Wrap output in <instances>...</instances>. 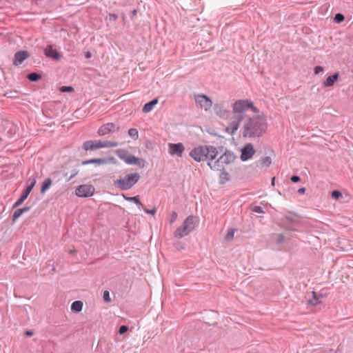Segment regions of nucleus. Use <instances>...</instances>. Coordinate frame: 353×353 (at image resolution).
<instances>
[{
  "label": "nucleus",
  "instance_id": "53",
  "mask_svg": "<svg viewBox=\"0 0 353 353\" xmlns=\"http://www.w3.org/2000/svg\"><path fill=\"white\" fill-rule=\"evenodd\" d=\"M86 59H90L92 57V53L90 52H87L85 54Z\"/></svg>",
  "mask_w": 353,
  "mask_h": 353
},
{
  "label": "nucleus",
  "instance_id": "10",
  "mask_svg": "<svg viewBox=\"0 0 353 353\" xmlns=\"http://www.w3.org/2000/svg\"><path fill=\"white\" fill-rule=\"evenodd\" d=\"M169 153L170 155H176L179 157H181L185 150V147L181 143H169Z\"/></svg>",
  "mask_w": 353,
  "mask_h": 353
},
{
  "label": "nucleus",
  "instance_id": "2",
  "mask_svg": "<svg viewBox=\"0 0 353 353\" xmlns=\"http://www.w3.org/2000/svg\"><path fill=\"white\" fill-rule=\"evenodd\" d=\"M252 106V101L248 99L236 101L232 105V112L234 114L232 120L226 127V132L233 135L239 128L240 123L248 117L245 112Z\"/></svg>",
  "mask_w": 353,
  "mask_h": 353
},
{
  "label": "nucleus",
  "instance_id": "13",
  "mask_svg": "<svg viewBox=\"0 0 353 353\" xmlns=\"http://www.w3.org/2000/svg\"><path fill=\"white\" fill-rule=\"evenodd\" d=\"M183 231L187 232V235L192 231L195 227V218L193 216H188L183 223Z\"/></svg>",
  "mask_w": 353,
  "mask_h": 353
},
{
  "label": "nucleus",
  "instance_id": "45",
  "mask_svg": "<svg viewBox=\"0 0 353 353\" xmlns=\"http://www.w3.org/2000/svg\"><path fill=\"white\" fill-rule=\"evenodd\" d=\"M128 330V327L127 325H123L119 327V333L120 334H123Z\"/></svg>",
  "mask_w": 353,
  "mask_h": 353
},
{
  "label": "nucleus",
  "instance_id": "37",
  "mask_svg": "<svg viewBox=\"0 0 353 353\" xmlns=\"http://www.w3.org/2000/svg\"><path fill=\"white\" fill-rule=\"evenodd\" d=\"M344 19H345V17L343 14L337 13L335 14V16L334 17V21L337 23H340L341 22H342L344 20Z\"/></svg>",
  "mask_w": 353,
  "mask_h": 353
},
{
  "label": "nucleus",
  "instance_id": "8",
  "mask_svg": "<svg viewBox=\"0 0 353 353\" xmlns=\"http://www.w3.org/2000/svg\"><path fill=\"white\" fill-rule=\"evenodd\" d=\"M241 159L243 161H246L250 159L253 155L256 153V150L253 147V145L250 143H247L241 150Z\"/></svg>",
  "mask_w": 353,
  "mask_h": 353
},
{
  "label": "nucleus",
  "instance_id": "15",
  "mask_svg": "<svg viewBox=\"0 0 353 353\" xmlns=\"http://www.w3.org/2000/svg\"><path fill=\"white\" fill-rule=\"evenodd\" d=\"M115 129V125L113 123H108L101 125L98 130V134L100 136L106 135L112 132H114Z\"/></svg>",
  "mask_w": 353,
  "mask_h": 353
},
{
  "label": "nucleus",
  "instance_id": "4",
  "mask_svg": "<svg viewBox=\"0 0 353 353\" xmlns=\"http://www.w3.org/2000/svg\"><path fill=\"white\" fill-rule=\"evenodd\" d=\"M140 177L138 172L128 174L124 177L115 180L114 185L121 190H128L139 181Z\"/></svg>",
  "mask_w": 353,
  "mask_h": 353
},
{
  "label": "nucleus",
  "instance_id": "51",
  "mask_svg": "<svg viewBox=\"0 0 353 353\" xmlns=\"http://www.w3.org/2000/svg\"><path fill=\"white\" fill-rule=\"evenodd\" d=\"M250 109H251L252 111L254 113L259 112V109L257 108L254 107L253 104H252V106L250 107Z\"/></svg>",
  "mask_w": 353,
  "mask_h": 353
},
{
  "label": "nucleus",
  "instance_id": "29",
  "mask_svg": "<svg viewBox=\"0 0 353 353\" xmlns=\"http://www.w3.org/2000/svg\"><path fill=\"white\" fill-rule=\"evenodd\" d=\"M28 79L32 82H36L41 78V75L37 72H30L27 76Z\"/></svg>",
  "mask_w": 353,
  "mask_h": 353
},
{
  "label": "nucleus",
  "instance_id": "28",
  "mask_svg": "<svg viewBox=\"0 0 353 353\" xmlns=\"http://www.w3.org/2000/svg\"><path fill=\"white\" fill-rule=\"evenodd\" d=\"M104 161L103 159H92L82 162V165H88L91 163H95L98 165H104Z\"/></svg>",
  "mask_w": 353,
  "mask_h": 353
},
{
  "label": "nucleus",
  "instance_id": "31",
  "mask_svg": "<svg viewBox=\"0 0 353 353\" xmlns=\"http://www.w3.org/2000/svg\"><path fill=\"white\" fill-rule=\"evenodd\" d=\"M51 185H52V180L50 178H46L42 184V186L41 188V193L45 192L46 191V190H48L50 188V186Z\"/></svg>",
  "mask_w": 353,
  "mask_h": 353
},
{
  "label": "nucleus",
  "instance_id": "30",
  "mask_svg": "<svg viewBox=\"0 0 353 353\" xmlns=\"http://www.w3.org/2000/svg\"><path fill=\"white\" fill-rule=\"evenodd\" d=\"M36 184V178L34 176H30L27 181V186L26 189L31 192L32 190Z\"/></svg>",
  "mask_w": 353,
  "mask_h": 353
},
{
  "label": "nucleus",
  "instance_id": "1",
  "mask_svg": "<svg viewBox=\"0 0 353 353\" xmlns=\"http://www.w3.org/2000/svg\"><path fill=\"white\" fill-rule=\"evenodd\" d=\"M267 128L266 119L263 115L248 117L243 120L242 136L249 139L260 138L265 133Z\"/></svg>",
  "mask_w": 353,
  "mask_h": 353
},
{
  "label": "nucleus",
  "instance_id": "14",
  "mask_svg": "<svg viewBox=\"0 0 353 353\" xmlns=\"http://www.w3.org/2000/svg\"><path fill=\"white\" fill-rule=\"evenodd\" d=\"M44 54L47 57H50L54 61H58L61 59V55L59 52L54 49L52 46H47L44 50Z\"/></svg>",
  "mask_w": 353,
  "mask_h": 353
},
{
  "label": "nucleus",
  "instance_id": "12",
  "mask_svg": "<svg viewBox=\"0 0 353 353\" xmlns=\"http://www.w3.org/2000/svg\"><path fill=\"white\" fill-rule=\"evenodd\" d=\"M29 57V53L26 50L18 51L14 54L13 65L18 66L21 65L24 60Z\"/></svg>",
  "mask_w": 353,
  "mask_h": 353
},
{
  "label": "nucleus",
  "instance_id": "27",
  "mask_svg": "<svg viewBox=\"0 0 353 353\" xmlns=\"http://www.w3.org/2000/svg\"><path fill=\"white\" fill-rule=\"evenodd\" d=\"M83 149L85 151H92L94 150H97L96 146L94 145V141H87L83 144Z\"/></svg>",
  "mask_w": 353,
  "mask_h": 353
},
{
  "label": "nucleus",
  "instance_id": "18",
  "mask_svg": "<svg viewBox=\"0 0 353 353\" xmlns=\"http://www.w3.org/2000/svg\"><path fill=\"white\" fill-rule=\"evenodd\" d=\"M339 76V73L336 72L334 74L327 77L323 82V85L325 87H331L334 85V83L338 80Z\"/></svg>",
  "mask_w": 353,
  "mask_h": 353
},
{
  "label": "nucleus",
  "instance_id": "6",
  "mask_svg": "<svg viewBox=\"0 0 353 353\" xmlns=\"http://www.w3.org/2000/svg\"><path fill=\"white\" fill-rule=\"evenodd\" d=\"M194 100L196 104H198L201 108L205 111L209 110L212 106V100L204 94H195Z\"/></svg>",
  "mask_w": 353,
  "mask_h": 353
},
{
  "label": "nucleus",
  "instance_id": "33",
  "mask_svg": "<svg viewBox=\"0 0 353 353\" xmlns=\"http://www.w3.org/2000/svg\"><path fill=\"white\" fill-rule=\"evenodd\" d=\"M79 173V170L76 168L73 169L71 171V174L69 176H68V172L64 174V176H66L65 181L69 182L70 180H72L74 176H76Z\"/></svg>",
  "mask_w": 353,
  "mask_h": 353
},
{
  "label": "nucleus",
  "instance_id": "41",
  "mask_svg": "<svg viewBox=\"0 0 353 353\" xmlns=\"http://www.w3.org/2000/svg\"><path fill=\"white\" fill-rule=\"evenodd\" d=\"M74 90L72 86H62L60 88V91L62 92H70Z\"/></svg>",
  "mask_w": 353,
  "mask_h": 353
},
{
  "label": "nucleus",
  "instance_id": "42",
  "mask_svg": "<svg viewBox=\"0 0 353 353\" xmlns=\"http://www.w3.org/2000/svg\"><path fill=\"white\" fill-rule=\"evenodd\" d=\"M118 145V143L117 141H105V148H114Z\"/></svg>",
  "mask_w": 353,
  "mask_h": 353
},
{
  "label": "nucleus",
  "instance_id": "34",
  "mask_svg": "<svg viewBox=\"0 0 353 353\" xmlns=\"http://www.w3.org/2000/svg\"><path fill=\"white\" fill-rule=\"evenodd\" d=\"M128 134L130 137H131L134 140L138 139V137H139V132L136 128H130L128 130Z\"/></svg>",
  "mask_w": 353,
  "mask_h": 353
},
{
  "label": "nucleus",
  "instance_id": "59",
  "mask_svg": "<svg viewBox=\"0 0 353 353\" xmlns=\"http://www.w3.org/2000/svg\"><path fill=\"white\" fill-rule=\"evenodd\" d=\"M52 270L55 271V268L54 267L52 268Z\"/></svg>",
  "mask_w": 353,
  "mask_h": 353
},
{
  "label": "nucleus",
  "instance_id": "49",
  "mask_svg": "<svg viewBox=\"0 0 353 353\" xmlns=\"http://www.w3.org/2000/svg\"><path fill=\"white\" fill-rule=\"evenodd\" d=\"M290 179L293 183H297L300 181L301 179H300V176H299L297 175H294V176H291Z\"/></svg>",
  "mask_w": 353,
  "mask_h": 353
},
{
  "label": "nucleus",
  "instance_id": "36",
  "mask_svg": "<svg viewBox=\"0 0 353 353\" xmlns=\"http://www.w3.org/2000/svg\"><path fill=\"white\" fill-rule=\"evenodd\" d=\"M272 163V159L270 157H265L261 160V165L269 166Z\"/></svg>",
  "mask_w": 353,
  "mask_h": 353
},
{
  "label": "nucleus",
  "instance_id": "20",
  "mask_svg": "<svg viewBox=\"0 0 353 353\" xmlns=\"http://www.w3.org/2000/svg\"><path fill=\"white\" fill-rule=\"evenodd\" d=\"M30 193V191H28L27 189H25L23 191L20 197L17 199V201L13 205V208H15L21 205L24 202V201L27 199V197L28 196Z\"/></svg>",
  "mask_w": 353,
  "mask_h": 353
},
{
  "label": "nucleus",
  "instance_id": "21",
  "mask_svg": "<svg viewBox=\"0 0 353 353\" xmlns=\"http://www.w3.org/2000/svg\"><path fill=\"white\" fill-rule=\"evenodd\" d=\"M116 154L120 159L123 160L125 163H126V161L131 155L129 154L128 151L124 149L117 150Z\"/></svg>",
  "mask_w": 353,
  "mask_h": 353
},
{
  "label": "nucleus",
  "instance_id": "58",
  "mask_svg": "<svg viewBox=\"0 0 353 353\" xmlns=\"http://www.w3.org/2000/svg\"><path fill=\"white\" fill-rule=\"evenodd\" d=\"M112 17L114 18V19H117V16L116 14H112Z\"/></svg>",
  "mask_w": 353,
  "mask_h": 353
},
{
  "label": "nucleus",
  "instance_id": "46",
  "mask_svg": "<svg viewBox=\"0 0 353 353\" xmlns=\"http://www.w3.org/2000/svg\"><path fill=\"white\" fill-rule=\"evenodd\" d=\"M103 300H104L105 302H110V301H111L110 297V293H109V292H108V291L105 290V291L103 292Z\"/></svg>",
  "mask_w": 353,
  "mask_h": 353
},
{
  "label": "nucleus",
  "instance_id": "48",
  "mask_svg": "<svg viewBox=\"0 0 353 353\" xmlns=\"http://www.w3.org/2000/svg\"><path fill=\"white\" fill-rule=\"evenodd\" d=\"M144 211L147 213V214H150L152 215H154L155 213H156V208H154L151 210H148V209H144Z\"/></svg>",
  "mask_w": 353,
  "mask_h": 353
},
{
  "label": "nucleus",
  "instance_id": "16",
  "mask_svg": "<svg viewBox=\"0 0 353 353\" xmlns=\"http://www.w3.org/2000/svg\"><path fill=\"white\" fill-rule=\"evenodd\" d=\"M125 163L128 165H137L139 168H143L145 166L146 161L143 159L130 155Z\"/></svg>",
  "mask_w": 353,
  "mask_h": 353
},
{
  "label": "nucleus",
  "instance_id": "47",
  "mask_svg": "<svg viewBox=\"0 0 353 353\" xmlns=\"http://www.w3.org/2000/svg\"><path fill=\"white\" fill-rule=\"evenodd\" d=\"M314 73L316 74H317L320 73L321 72L323 71V68L322 66L317 65L314 68Z\"/></svg>",
  "mask_w": 353,
  "mask_h": 353
},
{
  "label": "nucleus",
  "instance_id": "50",
  "mask_svg": "<svg viewBox=\"0 0 353 353\" xmlns=\"http://www.w3.org/2000/svg\"><path fill=\"white\" fill-rule=\"evenodd\" d=\"M306 191V189L305 188H299L298 190H297V192L299 194H303Z\"/></svg>",
  "mask_w": 353,
  "mask_h": 353
},
{
  "label": "nucleus",
  "instance_id": "54",
  "mask_svg": "<svg viewBox=\"0 0 353 353\" xmlns=\"http://www.w3.org/2000/svg\"><path fill=\"white\" fill-rule=\"evenodd\" d=\"M279 240H278V243H281V242H282V241H284L283 235L279 234Z\"/></svg>",
  "mask_w": 353,
  "mask_h": 353
},
{
  "label": "nucleus",
  "instance_id": "24",
  "mask_svg": "<svg viewBox=\"0 0 353 353\" xmlns=\"http://www.w3.org/2000/svg\"><path fill=\"white\" fill-rule=\"evenodd\" d=\"M333 249L336 251L349 252L352 250V248L351 244H346L345 246H343L342 244H335V247Z\"/></svg>",
  "mask_w": 353,
  "mask_h": 353
},
{
  "label": "nucleus",
  "instance_id": "11",
  "mask_svg": "<svg viewBox=\"0 0 353 353\" xmlns=\"http://www.w3.org/2000/svg\"><path fill=\"white\" fill-rule=\"evenodd\" d=\"M208 165L214 170L217 171H223V174H224L225 176H228V173L225 171V163H223V160L219 157V158L213 162V160H209L208 162Z\"/></svg>",
  "mask_w": 353,
  "mask_h": 353
},
{
  "label": "nucleus",
  "instance_id": "22",
  "mask_svg": "<svg viewBox=\"0 0 353 353\" xmlns=\"http://www.w3.org/2000/svg\"><path fill=\"white\" fill-rule=\"evenodd\" d=\"M323 296L321 294H317L315 292H312V299L309 300V303L312 305H316L321 302V299Z\"/></svg>",
  "mask_w": 353,
  "mask_h": 353
},
{
  "label": "nucleus",
  "instance_id": "56",
  "mask_svg": "<svg viewBox=\"0 0 353 353\" xmlns=\"http://www.w3.org/2000/svg\"><path fill=\"white\" fill-rule=\"evenodd\" d=\"M275 177H273L271 181L272 185H274Z\"/></svg>",
  "mask_w": 353,
  "mask_h": 353
},
{
  "label": "nucleus",
  "instance_id": "17",
  "mask_svg": "<svg viewBox=\"0 0 353 353\" xmlns=\"http://www.w3.org/2000/svg\"><path fill=\"white\" fill-rule=\"evenodd\" d=\"M220 157L221 158V159L223 161V163H225V165L232 163L235 159V156L234 155V154L229 151H226L225 152H224L221 156H220Z\"/></svg>",
  "mask_w": 353,
  "mask_h": 353
},
{
  "label": "nucleus",
  "instance_id": "25",
  "mask_svg": "<svg viewBox=\"0 0 353 353\" xmlns=\"http://www.w3.org/2000/svg\"><path fill=\"white\" fill-rule=\"evenodd\" d=\"M123 196L125 200L126 201H131V202H133L136 205H138L139 207V209H141L143 208V204L141 203V202L140 201V199H139V196H132V197H129V196H127L124 194H123Z\"/></svg>",
  "mask_w": 353,
  "mask_h": 353
},
{
  "label": "nucleus",
  "instance_id": "7",
  "mask_svg": "<svg viewBox=\"0 0 353 353\" xmlns=\"http://www.w3.org/2000/svg\"><path fill=\"white\" fill-rule=\"evenodd\" d=\"M94 188L92 185H81L75 191L76 195L79 197H89L93 195Z\"/></svg>",
  "mask_w": 353,
  "mask_h": 353
},
{
  "label": "nucleus",
  "instance_id": "23",
  "mask_svg": "<svg viewBox=\"0 0 353 353\" xmlns=\"http://www.w3.org/2000/svg\"><path fill=\"white\" fill-rule=\"evenodd\" d=\"M30 210V207H23L22 208L17 209L12 214V221H16L23 212H28Z\"/></svg>",
  "mask_w": 353,
  "mask_h": 353
},
{
  "label": "nucleus",
  "instance_id": "52",
  "mask_svg": "<svg viewBox=\"0 0 353 353\" xmlns=\"http://www.w3.org/2000/svg\"><path fill=\"white\" fill-rule=\"evenodd\" d=\"M33 334H34L33 332L31 331V330H27L26 332V335L28 336H31L33 335Z\"/></svg>",
  "mask_w": 353,
  "mask_h": 353
},
{
  "label": "nucleus",
  "instance_id": "9",
  "mask_svg": "<svg viewBox=\"0 0 353 353\" xmlns=\"http://www.w3.org/2000/svg\"><path fill=\"white\" fill-rule=\"evenodd\" d=\"M214 111L219 117L223 119H227L230 116V111L226 109L223 102L214 104Z\"/></svg>",
  "mask_w": 353,
  "mask_h": 353
},
{
  "label": "nucleus",
  "instance_id": "40",
  "mask_svg": "<svg viewBox=\"0 0 353 353\" xmlns=\"http://www.w3.org/2000/svg\"><path fill=\"white\" fill-rule=\"evenodd\" d=\"M104 162V165L107 163H112L115 164L117 163V159L114 157H109L107 159L103 158Z\"/></svg>",
  "mask_w": 353,
  "mask_h": 353
},
{
  "label": "nucleus",
  "instance_id": "44",
  "mask_svg": "<svg viewBox=\"0 0 353 353\" xmlns=\"http://www.w3.org/2000/svg\"><path fill=\"white\" fill-rule=\"evenodd\" d=\"M177 217H178L177 213L175 211H173L170 214V223H174L177 219Z\"/></svg>",
  "mask_w": 353,
  "mask_h": 353
},
{
  "label": "nucleus",
  "instance_id": "32",
  "mask_svg": "<svg viewBox=\"0 0 353 353\" xmlns=\"http://www.w3.org/2000/svg\"><path fill=\"white\" fill-rule=\"evenodd\" d=\"M187 235V232L183 231V226L179 227L174 232V236L176 238L181 239Z\"/></svg>",
  "mask_w": 353,
  "mask_h": 353
},
{
  "label": "nucleus",
  "instance_id": "3",
  "mask_svg": "<svg viewBox=\"0 0 353 353\" xmlns=\"http://www.w3.org/2000/svg\"><path fill=\"white\" fill-rule=\"evenodd\" d=\"M218 155L217 149L212 145H199L192 149L190 156L196 162L203 160H214Z\"/></svg>",
  "mask_w": 353,
  "mask_h": 353
},
{
  "label": "nucleus",
  "instance_id": "43",
  "mask_svg": "<svg viewBox=\"0 0 353 353\" xmlns=\"http://www.w3.org/2000/svg\"><path fill=\"white\" fill-rule=\"evenodd\" d=\"M252 211L255 213H258V214H263L264 213V211H263V209L262 207L261 206H254L252 209Z\"/></svg>",
  "mask_w": 353,
  "mask_h": 353
},
{
  "label": "nucleus",
  "instance_id": "35",
  "mask_svg": "<svg viewBox=\"0 0 353 353\" xmlns=\"http://www.w3.org/2000/svg\"><path fill=\"white\" fill-rule=\"evenodd\" d=\"M236 230L234 229V228H232V229H230L227 234H226V236H225V239L227 241H232L233 237H234V232H235Z\"/></svg>",
  "mask_w": 353,
  "mask_h": 353
},
{
  "label": "nucleus",
  "instance_id": "55",
  "mask_svg": "<svg viewBox=\"0 0 353 353\" xmlns=\"http://www.w3.org/2000/svg\"><path fill=\"white\" fill-rule=\"evenodd\" d=\"M137 14V10H133L132 12H131V14L132 17H134L136 16Z\"/></svg>",
  "mask_w": 353,
  "mask_h": 353
},
{
  "label": "nucleus",
  "instance_id": "38",
  "mask_svg": "<svg viewBox=\"0 0 353 353\" xmlns=\"http://www.w3.org/2000/svg\"><path fill=\"white\" fill-rule=\"evenodd\" d=\"M94 141L97 149L105 148V141L95 140Z\"/></svg>",
  "mask_w": 353,
  "mask_h": 353
},
{
  "label": "nucleus",
  "instance_id": "19",
  "mask_svg": "<svg viewBox=\"0 0 353 353\" xmlns=\"http://www.w3.org/2000/svg\"><path fill=\"white\" fill-rule=\"evenodd\" d=\"M157 103H158V99L157 98L154 99L153 100L150 101V102L145 103L143 105V107L142 108V112L144 113L150 112V111L152 110L154 105H156Z\"/></svg>",
  "mask_w": 353,
  "mask_h": 353
},
{
  "label": "nucleus",
  "instance_id": "39",
  "mask_svg": "<svg viewBox=\"0 0 353 353\" xmlns=\"http://www.w3.org/2000/svg\"><path fill=\"white\" fill-rule=\"evenodd\" d=\"M332 197L334 199H339V198L342 197V194L339 190H334L332 192Z\"/></svg>",
  "mask_w": 353,
  "mask_h": 353
},
{
  "label": "nucleus",
  "instance_id": "5",
  "mask_svg": "<svg viewBox=\"0 0 353 353\" xmlns=\"http://www.w3.org/2000/svg\"><path fill=\"white\" fill-rule=\"evenodd\" d=\"M281 222L287 230H295L299 225V217L296 214L287 212L281 219Z\"/></svg>",
  "mask_w": 353,
  "mask_h": 353
},
{
  "label": "nucleus",
  "instance_id": "57",
  "mask_svg": "<svg viewBox=\"0 0 353 353\" xmlns=\"http://www.w3.org/2000/svg\"><path fill=\"white\" fill-rule=\"evenodd\" d=\"M178 245H180V246L176 247V249H178V250L183 249V247L181 245V244H178Z\"/></svg>",
  "mask_w": 353,
  "mask_h": 353
},
{
  "label": "nucleus",
  "instance_id": "26",
  "mask_svg": "<svg viewBox=\"0 0 353 353\" xmlns=\"http://www.w3.org/2000/svg\"><path fill=\"white\" fill-rule=\"evenodd\" d=\"M83 302L81 301H75L71 305V310L75 312H79L82 310Z\"/></svg>",
  "mask_w": 353,
  "mask_h": 353
}]
</instances>
